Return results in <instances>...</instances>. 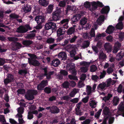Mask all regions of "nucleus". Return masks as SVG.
<instances>
[{"label":"nucleus","mask_w":124,"mask_h":124,"mask_svg":"<svg viewBox=\"0 0 124 124\" xmlns=\"http://www.w3.org/2000/svg\"><path fill=\"white\" fill-rule=\"evenodd\" d=\"M51 20L49 19L48 21H51ZM45 28L46 30H48L51 28L54 29L56 27V24L52 22L49 21L46 23L45 25Z\"/></svg>","instance_id":"nucleus-6"},{"label":"nucleus","mask_w":124,"mask_h":124,"mask_svg":"<svg viewBox=\"0 0 124 124\" xmlns=\"http://www.w3.org/2000/svg\"><path fill=\"white\" fill-rule=\"evenodd\" d=\"M92 79L95 82H97L99 79L98 76L96 75H93L91 76Z\"/></svg>","instance_id":"nucleus-39"},{"label":"nucleus","mask_w":124,"mask_h":124,"mask_svg":"<svg viewBox=\"0 0 124 124\" xmlns=\"http://www.w3.org/2000/svg\"><path fill=\"white\" fill-rule=\"evenodd\" d=\"M123 56V54H121L120 52L119 54L118 53L117 55L116 59L117 60L119 61L122 59Z\"/></svg>","instance_id":"nucleus-41"},{"label":"nucleus","mask_w":124,"mask_h":124,"mask_svg":"<svg viewBox=\"0 0 124 124\" xmlns=\"http://www.w3.org/2000/svg\"><path fill=\"white\" fill-rule=\"evenodd\" d=\"M60 63V61L57 58L53 60L51 62V65L52 66L54 67L58 66Z\"/></svg>","instance_id":"nucleus-14"},{"label":"nucleus","mask_w":124,"mask_h":124,"mask_svg":"<svg viewBox=\"0 0 124 124\" xmlns=\"http://www.w3.org/2000/svg\"><path fill=\"white\" fill-rule=\"evenodd\" d=\"M60 73V74L58 75V78L60 79L63 78V76H66L68 75V72L64 70H61Z\"/></svg>","instance_id":"nucleus-13"},{"label":"nucleus","mask_w":124,"mask_h":124,"mask_svg":"<svg viewBox=\"0 0 124 124\" xmlns=\"http://www.w3.org/2000/svg\"><path fill=\"white\" fill-rule=\"evenodd\" d=\"M92 10H95L98 7H103L104 5L102 3L98 1L97 2H93L92 3Z\"/></svg>","instance_id":"nucleus-7"},{"label":"nucleus","mask_w":124,"mask_h":124,"mask_svg":"<svg viewBox=\"0 0 124 124\" xmlns=\"http://www.w3.org/2000/svg\"><path fill=\"white\" fill-rule=\"evenodd\" d=\"M78 38V37L76 36H74L71 39H70V43L74 42Z\"/></svg>","instance_id":"nucleus-61"},{"label":"nucleus","mask_w":124,"mask_h":124,"mask_svg":"<svg viewBox=\"0 0 124 124\" xmlns=\"http://www.w3.org/2000/svg\"><path fill=\"white\" fill-rule=\"evenodd\" d=\"M84 6L86 8H89V9L91 11H93L92 10V8L91 9V8H90L91 5L90 2L87 1L85 2L84 3Z\"/></svg>","instance_id":"nucleus-29"},{"label":"nucleus","mask_w":124,"mask_h":124,"mask_svg":"<svg viewBox=\"0 0 124 124\" xmlns=\"http://www.w3.org/2000/svg\"><path fill=\"white\" fill-rule=\"evenodd\" d=\"M90 64V62L85 61L82 62L80 63V64L81 65H83L85 66V67H87V68H88L89 67Z\"/></svg>","instance_id":"nucleus-40"},{"label":"nucleus","mask_w":124,"mask_h":124,"mask_svg":"<svg viewBox=\"0 0 124 124\" xmlns=\"http://www.w3.org/2000/svg\"><path fill=\"white\" fill-rule=\"evenodd\" d=\"M35 20L38 24H40L44 22L45 18L42 16H38L35 17Z\"/></svg>","instance_id":"nucleus-12"},{"label":"nucleus","mask_w":124,"mask_h":124,"mask_svg":"<svg viewBox=\"0 0 124 124\" xmlns=\"http://www.w3.org/2000/svg\"><path fill=\"white\" fill-rule=\"evenodd\" d=\"M53 7V5L51 4L49 5L48 6L47 10L45 11V13L46 14L51 13L52 11Z\"/></svg>","instance_id":"nucleus-24"},{"label":"nucleus","mask_w":124,"mask_h":124,"mask_svg":"<svg viewBox=\"0 0 124 124\" xmlns=\"http://www.w3.org/2000/svg\"><path fill=\"white\" fill-rule=\"evenodd\" d=\"M35 35V34L34 33L32 32L27 35V38L28 39H31L34 37Z\"/></svg>","instance_id":"nucleus-52"},{"label":"nucleus","mask_w":124,"mask_h":124,"mask_svg":"<svg viewBox=\"0 0 124 124\" xmlns=\"http://www.w3.org/2000/svg\"><path fill=\"white\" fill-rule=\"evenodd\" d=\"M14 77L13 75L8 74L7 75V78L4 79V82L5 84L7 85L8 83L14 80Z\"/></svg>","instance_id":"nucleus-5"},{"label":"nucleus","mask_w":124,"mask_h":124,"mask_svg":"<svg viewBox=\"0 0 124 124\" xmlns=\"http://www.w3.org/2000/svg\"><path fill=\"white\" fill-rule=\"evenodd\" d=\"M86 77V74H83L81 76L80 79L82 81H84Z\"/></svg>","instance_id":"nucleus-58"},{"label":"nucleus","mask_w":124,"mask_h":124,"mask_svg":"<svg viewBox=\"0 0 124 124\" xmlns=\"http://www.w3.org/2000/svg\"><path fill=\"white\" fill-rule=\"evenodd\" d=\"M80 69L82 72L86 73L88 70V68L87 67H82Z\"/></svg>","instance_id":"nucleus-57"},{"label":"nucleus","mask_w":124,"mask_h":124,"mask_svg":"<svg viewBox=\"0 0 124 124\" xmlns=\"http://www.w3.org/2000/svg\"><path fill=\"white\" fill-rule=\"evenodd\" d=\"M95 36V31L93 28H92L89 33H86L85 35L86 38L89 39H91L92 37H94Z\"/></svg>","instance_id":"nucleus-11"},{"label":"nucleus","mask_w":124,"mask_h":124,"mask_svg":"<svg viewBox=\"0 0 124 124\" xmlns=\"http://www.w3.org/2000/svg\"><path fill=\"white\" fill-rule=\"evenodd\" d=\"M119 40L121 41L123 40L124 38V33H121L120 34L119 36Z\"/></svg>","instance_id":"nucleus-59"},{"label":"nucleus","mask_w":124,"mask_h":124,"mask_svg":"<svg viewBox=\"0 0 124 124\" xmlns=\"http://www.w3.org/2000/svg\"><path fill=\"white\" fill-rule=\"evenodd\" d=\"M123 23H122L121 22H119L116 25V28L117 29L121 30L123 28Z\"/></svg>","instance_id":"nucleus-36"},{"label":"nucleus","mask_w":124,"mask_h":124,"mask_svg":"<svg viewBox=\"0 0 124 124\" xmlns=\"http://www.w3.org/2000/svg\"><path fill=\"white\" fill-rule=\"evenodd\" d=\"M99 57L100 59L104 60L106 59V56L104 53L102 52L100 53Z\"/></svg>","instance_id":"nucleus-45"},{"label":"nucleus","mask_w":124,"mask_h":124,"mask_svg":"<svg viewBox=\"0 0 124 124\" xmlns=\"http://www.w3.org/2000/svg\"><path fill=\"white\" fill-rule=\"evenodd\" d=\"M106 72L105 71L103 70L102 72H101V74L100 76V79H101L105 77L106 74Z\"/></svg>","instance_id":"nucleus-49"},{"label":"nucleus","mask_w":124,"mask_h":124,"mask_svg":"<svg viewBox=\"0 0 124 124\" xmlns=\"http://www.w3.org/2000/svg\"><path fill=\"white\" fill-rule=\"evenodd\" d=\"M18 114H17V116H20L22 115V114L23 112V108L22 107H20L17 108Z\"/></svg>","instance_id":"nucleus-30"},{"label":"nucleus","mask_w":124,"mask_h":124,"mask_svg":"<svg viewBox=\"0 0 124 124\" xmlns=\"http://www.w3.org/2000/svg\"><path fill=\"white\" fill-rule=\"evenodd\" d=\"M69 84L68 82L66 81L64 83L62 84L63 87L65 88H68L69 87Z\"/></svg>","instance_id":"nucleus-62"},{"label":"nucleus","mask_w":124,"mask_h":124,"mask_svg":"<svg viewBox=\"0 0 124 124\" xmlns=\"http://www.w3.org/2000/svg\"><path fill=\"white\" fill-rule=\"evenodd\" d=\"M92 103L90 104V106H91L92 108H94L96 107V103L94 101L92 100L91 101Z\"/></svg>","instance_id":"nucleus-54"},{"label":"nucleus","mask_w":124,"mask_h":124,"mask_svg":"<svg viewBox=\"0 0 124 124\" xmlns=\"http://www.w3.org/2000/svg\"><path fill=\"white\" fill-rule=\"evenodd\" d=\"M81 15L79 14L74 15L71 18L72 22L71 24L72 25L73 27H70V35L74 32L75 27L76 26L75 24L81 18Z\"/></svg>","instance_id":"nucleus-1"},{"label":"nucleus","mask_w":124,"mask_h":124,"mask_svg":"<svg viewBox=\"0 0 124 124\" xmlns=\"http://www.w3.org/2000/svg\"><path fill=\"white\" fill-rule=\"evenodd\" d=\"M121 46V45L120 43L118 42H116L115 44V47L113 51V52L115 53H116L120 49Z\"/></svg>","instance_id":"nucleus-15"},{"label":"nucleus","mask_w":124,"mask_h":124,"mask_svg":"<svg viewBox=\"0 0 124 124\" xmlns=\"http://www.w3.org/2000/svg\"><path fill=\"white\" fill-rule=\"evenodd\" d=\"M10 17L11 18L14 19L17 18L18 17V16L15 13H12L10 15Z\"/></svg>","instance_id":"nucleus-56"},{"label":"nucleus","mask_w":124,"mask_h":124,"mask_svg":"<svg viewBox=\"0 0 124 124\" xmlns=\"http://www.w3.org/2000/svg\"><path fill=\"white\" fill-rule=\"evenodd\" d=\"M8 39L9 41H10L15 42L18 40V39L17 38L15 37H8Z\"/></svg>","instance_id":"nucleus-44"},{"label":"nucleus","mask_w":124,"mask_h":124,"mask_svg":"<svg viewBox=\"0 0 124 124\" xmlns=\"http://www.w3.org/2000/svg\"><path fill=\"white\" fill-rule=\"evenodd\" d=\"M105 19V16H100L98 18L97 20V22L98 24H100V25L101 24V23L104 22Z\"/></svg>","instance_id":"nucleus-27"},{"label":"nucleus","mask_w":124,"mask_h":124,"mask_svg":"<svg viewBox=\"0 0 124 124\" xmlns=\"http://www.w3.org/2000/svg\"><path fill=\"white\" fill-rule=\"evenodd\" d=\"M61 13L60 10H57L53 12L52 13L53 20L57 21L60 19V15Z\"/></svg>","instance_id":"nucleus-8"},{"label":"nucleus","mask_w":124,"mask_h":124,"mask_svg":"<svg viewBox=\"0 0 124 124\" xmlns=\"http://www.w3.org/2000/svg\"><path fill=\"white\" fill-rule=\"evenodd\" d=\"M91 121L89 119H87L83 121L82 124H89L90 123Z\"/></svg>","instance_id":"nucleus-64"},{"label":"nucleus","mask_w":124,"mask_h":124,"mask_svg":"<svg viewBox=\"0 0 124 124\" xmlns=\"http://www.w3.org/2000/svg\"><path fill=\"white\" fill-rule=\"evenodd\" d=\"M79 100L78 98H74L73 99L70 100V102H72L73 103H77Z\"/></svg>","instance_id":"nucleus-63"},{"label":"nucleus","mask_w":124,"mask_h":124,"mask_svg":"<svg viewBox=\"0 0 124 124\" xmlns=\"http://www.w3.org/2000/svg\"><path fill=\"white\" fill-rule=\"evenodd\" d=\"M55 39L53 38H48L47 39L46 42L48 44H52L54 43Z\"/></svg>","instance_id":"nucleus-42"},{"label":"nucleus","mask_w":124,"mask_h":124,"mask_svg":"<svg viewBox=\"0 0 124 124\" xmlns=\"http://www.w3.org/2000/svg\"><path fill=\"white\" fill-rule=\"evenodd\" d=\"M47 80L42 81L37 86V88L39 90H43V88L47 84Z\"/></svg>","instance_id":"nucleus-9"},{"label":"nucleus","mask_w":124,"mask_h":124,"mask_svg":"<svg viewBox=\"0 0 124 124\" xmlns=\"http://www.w3.org/2000/svg\"><path fill=\"white\" fill-rule=\"evenodd\" d=\"M58 57L62 60H65L66 59V54L64 52H60L59 54Z\"/></svg>","instance_id":"nucleus-18"},{"label":"nucleus","mask_w":124,"mask_h":124,"mask_svg":"<svg viewBox=\"0 0 124 124\" xmlns=\"http://www.w3.org/2000/svg\"><path fill=\"white\" fill-rule=\"evenodd\" d=\"M70 10H72V13H75L78 12V8L74 6L72 7L70 6Z\"/></svg>","instance_id":"nucleus-35"},{"label":"nucleus","mask_w":124,"mask_h":124,"mask_svg":"<svg viewBox=\"0 0 124 124\" xmlns=\"http://www.w3.org/2000/svg\"><path fill=\"white\" fill-rule=\"evenodd\" d=\"M69 21V20L68 19H64L62 20L61 22V23L62 24L65 23L64 24L63 27H61L59 28L57 31V36H60L64 34L65 30V28L67 29L69 27L68 25V22Z\"/></svg>","instance_id":"nucleus-2"},{"label":"nucleus","mask_w":124,"mask_h":124,"mask_svg":"<svg viewBox=\"0 0 124 124\" xmlns=\"http://www.w3.org/2000/svg\"><path fill=\"white\" fill-rule=\"evenodd\" d=\"M59 112V108L56 106L51 107L50 109V112L53 113H58Z\"/></svg>","instance_id":"nucleus-19"},{"label":"nucleus","mask_w":124,"mask_h":124,"mask_svg":"<svg viewBox=\"0 0 124 124\" xmlns=\"http://www.w3.org/2000/svg\"><path fill=\"white\" fill-rule=\"evenodd\" d=\"M39 4L43 6H47L48 3V2L46 0H39Z\"/></svg>","instance_id":"nucleus-25"},{"label":"nucleus","mask_w":124,"mask_h":124,"mask_svg":"<svg viewBox=\"0 0 124 124\" xmlns=\"http://www.w3.org/2000/svg\"><path fill=\"white\" fill-rule=\"evenodd\" d=\"M44 91L48 94L50 93L51 92V89L49 88L46 87L44 89Z\"/></svg>","instance_id":"nucleus-60"},{"label":"nucleus","mask_w":124,"mask_h":124,"mask_svg":"<svg viewBox=\"0 0 124 124\" xmlns=\"http://www.w3.org/2000/svg\"><path fill=\"white\" fill-rule=\"evenodd\" d=\"M87 22V19L85 17L82 18L80 21V24L82 25H84Z\"/></svg>","instance_id":"nucleus-32"},{"label":"nucleus","mask_w":124,"mask_h":124,"mask_svg":"<svg viewBox=\"0 0 124 124\" xmlns=\"http://www.w3.org/2000/svg\"><path fill=\"white\" fill-rule=\"evenodd\" d=\"M32 41L29 40H25L23 41V44L26 46H28L30 45L32 43Z\"/></svg>","instance_id":"nucleus-34"},{"label":"nucleus","mask_w":124,"mask_h":124,"mask_svg":"<svg viewBox=\"0 0 124 124\" xmlns=\"http://www.w3.org/2000/svg\"><path fill=\"white\" fill-rule=\"evenodd\" d=\"M114 30V27L112 25H109L106 30V32L109 34L112 33Z\"/></svg>","instance_id":"nucleus-20"},{"label":"nucleus","mask_w":124,"mask_h":124,"mask_svg":"<svg viewBox=\"0 0 124 124\" xmlns=\"http://www.w3.org/2000/svg\"><path fill=\"white\" fill-rule=\"evenodd\" d=\"M109 10V7L108 6H106L102 8L101 12L102 14H106L108 13Z\"/></svg>","instance_id":"nucleus-17"},{"label":"nucleus","mask_w":124,"mask_h":124,"mask_svg":"<svg viewBox=\"0 0 124 124\" xmlns=\"http://www.w3.org/2000/svg\"><path fill=\"white\" fill-rule=\"evenodd\" d=\"M18 118V120L19 123L20 124H22L25 123V122L22 118L23 116L22 115L20 116H17Z\"/></svg>","instance_id":"nucleus-47"},{"label":"nucleus","mask_w":124,"mask_h":124,"mask_svg":"<svg viewBox=\"0 0 124 124\" xmlns=\"http://www.w3.org/2000/svg\"><path fill=\"white\" fill-rule=\"evenodd\" d=\"M22 47V45L20 43L16 42L12 46V50H16Z\"/></svg>","instance_id":"nucleus-16"},{"label":"nucleus","mask_w":124,"mask_h":124,"mask_svg":"<svg viewBox=\"0 0 124 124\" xmlns=\"http://www.w3.org/2000/svg\"><path fill=\"white\" fill-rule=\"evenodd\" d=\"M28 62L30 65H31L35 66H38L40 65L39 62L36 60H32L31 59L28 58Z\"/></svg>","instance_id":"nucleus-10"},{"label":"nucleus","mask_w":124,"mask_h":124,"mask_svg":"<svg viewBox=\"0 0 124 124\" xmlns=\"http://www.w3.org/2000/svg\"><path fill=\"white\" fill-rule=\"evenodd\" d=\"M30 29V28L28 25L24 26L21 25L17 28L16 31L19 33H24L26 32L28 29Z\"/></svg>","instance_id":"nucleus-4"},{"label":"nucleus","mask_w":124,"mask_h":124,"mask_svg":"<svg viewBox=\"0 0 124 124\" xmlns=\"http://www.w3.org/2000/svg\"><path fill=\"white\" fill-rule=\"evenodd\" d=\"M28 55L30 57V58H28L31 59L32 60H35V59H38L36 56L34 54H28Z\"/></svg>","instance_id":"nucleus-48"},{"label":"nucleus","mask_w":124,"mask_h":124,"mask_svg":"<svg viewBox=\"0 0 124 124\" xmlns=\"http://www.w3.org/2000/svg\"><path fill=\"white\" fill-rule=\"evenodd\" d=\"M118 110L121 112L124 111V105L122 103L119 104L118 107Z\"/></svg>","instance_id":"nucleus-38"},{"label":"nucleus","mask_w":124,"mask_h":124,"mask_svg":"<svg viewBox=\"0 0 124 124\" xmlns=\"http://www.w3.org/2000/svg\"><path fill=\"white\" fill-rule=\"evenodd\" d=\"M119 98L117 96L114 97L113 102V105L115 106L117 105L119 103Z\"/></svg>","instance_id":"nucleus-28"},{"label":"nucleus","mask_w":124,"mask_h":124,"mask_svg":"<svg viewBox=\"0 0 124 124\" xmlns=\"http://www.w3.org/2000/svg\"><path fill=\"white\" fill-rule=\"evenodd\" d=\"M123 86L121 84H120L118 86L117 89V92L119 93H121L122 92Z\"/></svg>","instance_id":"nucleus-55"},{"label":"nucleus","mask_w":124,"mask_h":124,"mask_svg":"<svg viewBox=\"0 0 124 124\" xmlns=\"http://www.w3.org/2000/svg\"><path fill=\"white\" fill-rule=\"evenodd\" d=\"M106 84L104 82H103L101 83L97 87V88L100 90H104L107 87Z\"/></svg>","instance_id":"nucleus-23"},{"label":"nucleus","mask_w":124,"mask_h":124,"mask_svg":"<svg viewBox=\"0 0 124 124\" xmlns=\"http://www.w3.org/2000/svg\"><path fill=\"white\" fill-rule=\"evenodd\" d=\"M77 93L76 90L74 89L72 91L70 92V97H74Z\"/></svg>","instance_id":"nucleus-53"},{"label":"nucleus","mask_w":124,"mask_h":124,"mask_svg":"<svg viewBox=\"0 0 124 124\" xmlns=\"http://www.w3.org/2000/svg\"><path fill=\"white\" fill-rule=\"evenodd\" d=\"M0 121L3 124L6 122V121L5 119V118L4 116L2 115H0Z\"/></svg>","instance_id":"nucleus-51"},{"label":"nucleus","mask_w":124,"mask_h":124,"mask_svg":"<svg viewBox=\"0 0 124 124\" xmlns=\"http://www.w3.org/2000/svg\"><path fill=\"white\" fill-rule=\"evenodd\" d=\"M85 44L82 46L83 48H85L89 46L90 45V43L88 40L85 41Z\"/></svg>","instance_id":"nucleus-43"},{"label":"nucleus","mask_w":124,"mask_h":124,"mask_svg":"<svg viewBox=\"0 0 124 124\" xmlns=\"http://www.w3.org/2000/svg\"><path fill=\"white\" fill-rule=\"evenodd\" d=\"M104 47L105 50L107 51L110 50L111 49V47L110 44L108 43H106L104 45Z\"/></svg>","instance_id":"nucleus-37"},{"label":"nucleus","mask_w":124,"mask_h":124,"mask_svg":"<svg viewBox=\"0 0 124 124\" xmlns=\"http://www.w3.org/2000/svg\"><path fill=\"white\" fill-rule=\"evenodd\" d=\"M23 11L26 13L30 12L31 10V6L28 4L25 5L24 7L22 8Z\"/></svg>","instance_id":"nucleus-22"},{"label":"nucleus","mask_w":124,"mask_h":124,"mask_svg":"<svg viewBox=\"0 0 124 124\" xmlns=\"http://www.w3.org/2000/svg\"><path fill=\"white\" fill-rule=\"evenodd\" d=\"M37 93L38 92L36 90H29L25 95V97L28 100H32L34 98V95L37 94Z\"/></svg>","instance_id":"nucleus-3"},{"label":"nucleus","mask_w":124,"mask_h":124,"mask_svg":"<svg viewBox=\"0 0 124 124\" xmlns=\"http://www.w3.org/2000/svg\"><path fill=\"white\" fill-rule=\"evenodd\" d=\"M97 69V67L94 65H91L90 67V71L91 72H94Z\"/></svg>","instance_id":"nucleus-46"},{"label":"nucleus","mask_w":124,"mask_h":124,"mask_svg":"<svg viewBox=\"0 0 124 124\" xmlns=\"http://www.w3.org/2000/svg\"><path fill=\"white\" fill-rule=\"evenodd\" d=\"M109 108L107 107H105L103 110V113L105 115V116L109 117Z\"/></svg>","instance_id":"nucleus-21"},{"label":"nucleus","mask_w":124,"mask_h":124,"mask_svg":"<svg viewBox=\"0 0 124 124\" xmlns=\"http://www.w3.org/2000/svg\"><path fill=\"white\" fill-rule=\"evenodd\" d=\"M76 107L77 108H75L77 114V115H81V112L80 111V106L78 105L77 104L76 105Z\"/></svg>","instance_id":"nucleus-33"},{"label":"nucleus","mask_w":124,"mask_h":124,"mask_svg":"<svg viewBox=\"0 0 124 124\" xmlns=\"http://www.w3.org/2000/svg\"><path fill=\"white\" fill-rule=\"evenodd\" d=\"M54 72V71H52L47 73L46 74H44V75L46 76V79H50L51 78V76L53 75Z\"/></svg>","instance_id":"nucleus-31"},{"label":"nucleus","mask_w":124,"mask_h":124,"mask_svg":"<svg viewBox=\"0 0 124 124\" xmlns=\"http://www.w3.org/2000/svg\"><path fill=\"white\" fill-rule=\"evenodd\" d=\"M34 10L33 12V14L34 15H38L40 9L38 6L36 5L34 7Z\"/></svg>","instance_id":"nucleus-26"},{"label":"nucleus","mask_w":124,"mask_h":124,"mask_svg":"<svg viewBox=\"0 0 124 124\" xmlns=\"http://www.w3.org/2000/svg\"><path fill=\"white\" fill-rule=\"evenodd\" d=\"M70 41V40L69 39H65L64 41L62 43L61 46H65L66 45H68Z\"/></svg>","instance_id":"nucleus-50"}]
</instances>
